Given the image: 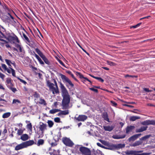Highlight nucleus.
Here are the masks:
<instances>
[{"instance_id": "1", "label": "nucleus", "mask_w": 155, "mask_h": 155, "mask_svg": "<svg viewBox=\"0 0 155 155\" xmlns=\"http://www.w3.org/2000/svg\"><path fill=\"white\" fill-rule=\"evenodd\" d=\"M60 87L61 92L63 99L61 102L62 108L67 109L65 110H61L62 115H66L69 114L68 109L70 107L69 103L70 101V97L68 91L61 82H60Z\"/></svg>"}, {"instance_id": "2", "label": "nucleus", "mask_w": 155, "mask_h": 155, "mask_svg": "<svg viewBox=\"0 0 155 155\" xmlns=\"http://www.w3.org/2000/svg\"><path fill=\"white\" fill-rule=\"evenodd\" d=\"M54 84L51 82L49 80H46V85L53 94L59 93V91L57 82L54 79H53Z\"/></svg>"}, {"instance_id": "3", "label": "nucleus", "mask_w": 155, "mask_h": 155, "mask_svg": "<svg viewBox=\"0 0 155 155\" xmlns=\"http://www.w3.org/2000/svg\"><path fill=\"white\" fill-rule=\"evenodd\" d=\"M36 144V143H35L33 140H29L22 142V143L17 145L15 147V150H18Z\"/></svg>"}, {"instance_id": "4", "label": "nucleus", "mask_w": 155, "mask_h": 155, "mask_svg": "<svg viewBox=\"0 0 155 155\" xmlns=\"http://www.w3.org/2000/svg\"><path fill=\"white\" fill-rule=\"evenodd\" d=\"M143 151L141 150H127L125 152V153L127 155H149L150 153H143L139 154V153H141Z\"/></svg>"}, {"instance_id": "5", "label": "nucleus", "mask_w": 155, "mask_h": 155, "mask_svg": "<svg viewBox=\"0 0 155 155\" xmlns=\"http://www.w3.org/2000/svg\"><path fill=\"white\" fill-rule=\"evenodd\" d=\"M60 75L64 83L66 84L68 83L70 86L71 87H74V84L72 83L71 81L68 77H67L65 75L61 74H60Z\"/></svg>"}, {"instance_id": "6", "label": "nucleus", "mask_w": 155, "mask_h": 155, "mask_svg": "<svg viewBox=\"0 0 155 155\" xmlns=\"http://www.w3.org/2000/svg\"><path fill=\"white\" fill-rule=\"evenodd\" d=\"M81 152L80 153L83 155H91V151L90 149L84 147H82L81 149Z\"/></svg>"}, {"instance_id": "7", "label": "nucleus", "mask_w": 155, "mask_h": 155, "mask_svg": "<svg viewBox=\"0 0 155 155\" xmlns=\"http://www.w3.org/2000/svg\"><path fill=\"white\" fill-rule=\"evenodd\" d=\"M62 141L65 145L68 147H72L74 145V143L69 138L66 137L63 138Z\"/></svg>"}, {"instance_id": "8", "label": "nucleus", "mask_w": 155, "mask_h": 155, "mask_svg": "<svg viewBox=\"0 0 155 155\" xmlns=\"http://www.w3.org/2000/svg\"><path fill=\"white\" fill-rule=\"evenodd\" d=\"M87 118V116L84 115H79L78 117H74V119L78 121H84Z\"/></svg>"}, {"instance_id": "9", "label": "nucleus", "mask_w": 155, "mask_h": 155, "mask_svg": "<svg viewBox=\"0 0 155 155\" xmlns=\"http://www.w3.org/2000/svg\"><path fill=\"white\" fill-rule=\"evenodd\" d=\"M47 125L46 124H45L42 122L40 123V125L38 127L40 130L41 131L42 133H44L45 130H47Z\"/></svg>"}, {"instance_id": "10", "label": "nucleus", "mask_w": 155, "mask_h": 155, "mask_svg": "<svg viewBox=\"0 0 155 155\" xmlns=\"http://www.w3.org/2000/svg\"><path fill=\"white\" fill-rule=\"evenodd\" d=\"M141 124L143 125H155V120H147L144 121L142 122Z\"/></svg>"}, {"instance_id": "11", "label": "nucleus", "mask_w": 155, "mask_h": 155, "mask_svg": "<svg viewBox=\"0 0 155 155\" xmlns=\"http://www.w3.org/2000/svg\"><path fill=\"white\" fill-rule=\"evenodd\" d=\"M82 145H77L74 147L73 151L78 154H79L81 152V149L82 147Z\"/></svg>"}, {"instance_id": "12", "label": "nucleus", "mask_w": 155, "mask_h": 155, "mask_svg": "<svg viewBox=\"0 0 155 155\" xmlns=\"http://www.w3.org/2000/svg\"><path fill=\"white\" fill-rule=\"evenodd\" d=\"M8 39L9 40L11 41H12L13 42H18L19 43V41L17 37L14 35L13 36H9L8 37Z\"/></svg>"}, {"instance_id": "13", "label": "nucleus", "mask_w": 155, "mask_h": 155, "mask_svg": "<svg viewBox=\"0 0 155 155\" xmlns=\"http://www.w3.org/2000/svg\"><path fill=\"white\" fill-rule=\"evenodd\" d=\"M76 74L77 76H78L79 77V78L80 79H85L86 81H88V82H90L91 84V83H92L91 81L90 80L88 79L87 78L84 77L83 75L81 74V73L78 72H76Z\"/></svg>"}, {"instance_id": "14", "label": "nucleus", "mask_w": 155, "mask_h": 155, "mask_svg": "<svg viewBox=\"0 0 155 155\" xmlns=\"http://www.w3.org/2000/svg\"><path fill=\"white\" fill-rule=\"evenodd\" d=\"M91 155H104L102 153V152L100 150H91Z\"/></svg>"}, {"instance_id": "15", "label": "nucleus", "mask_w": 155, "mask_h": 155, "mask_svg": "<svg viewBox=\"0 0 155 155\" xmlns=\"http://www.w3.org/2000/svg\"><path fill=\"white\" fill-rule=\"evenodd\" d=\"M147 126H142L140 128L137 129L136 130V133H140L145 131L147 128Z\"/></svg>"}, {"instance_id": "16", "label": "nucleus", "mask_w": 155, "mask_h": 155, "mask_svg": "<svg viewBox=\"0 0 155 155\" xmlns=\"http://www.w3.org/2000/svg\"><path fill=\"white\" fill-rule=\"evenodd\" d=\"M114 127L113 126H104L103 128L105 131H112L114 128Z\"/></svg>"}, {"instance_id": "17", "label": "nucleus", "mask_w": 155, "mask_h": 155, "mask_svg": "<svg viewBox=\"0 0 155 155\" xmlns=\"http://www.w3.org/2000/svg\"><path fill=\"white\" fill-rule=\"evenodd\" d=\"M29 138L28 135L27 134H24L21 135L20 139L23 141H26Z\"/></svg>"}, {"instance_id": "18", "label": "nucleus", "mask_w": 155, "mask_h": 155, "mask_svg": "<svg viewBox=\"0 0 155 155\" xmlns=\"http://www.w3.org/2000/svg\"><path fill=\"white\" fill-rule=\"evenodd\" d=\"M134 127L133 126H127L126 129V133L128 134L129 132L132 131V130L134 128Z\"/></svg>"}, {"instance_id": "19", "label": "nucleus", "mask_w": 155, "mask_h": 155, "mask_svg": "<svg viewBox=\"0 0 155 155\" xmlns=\"http://www.w3.org/2000/svg\"><path fill=\"white\" fill-rule=\"evenodd\" d=\"M142 143L143 141L140 139L139 140L133 143L132 146L133 147L137 146L142 144Z\"/></svg>"}, {"instance_id": "20", "label": "nucleus", "mask_w": 155, "mask_h": 155, "mask_svg": "<svg viewBox=\"0 0 155 155\" xmlns=\"http://www.w3.org/2000/svg\"><path fill=\"white\" fill-rule=\"evenodd\" d=\"M115 145L116 149L117 150L124 148L125 146V144H124L122 143L115 144Z\"/></svg>"}, {"instance_id": "21", "label": "nucleus", "mask_w": 155, "mask_h": 155, "mask_svg": "<svg viewBox=\"0 0 155 155\" xmlns=\"http://www.w3.org/2000/svg\"><path fill=\"white\" fill-rule=\"evenodd\" d=\"M102 117L105 120H106L108 122H109V120L108 118V116L107 113L105 112L102 115Z\"/></svg>"}, {"instance_id": "22", "label": "nucleus", "mask_w": 155, "mask_h": 155, "mask_svg": "<svg viewBox=\"0 0 155 155\" xmlns=\"http://www.w3.org/2000/svg\"><path fill=\"white\" fill-rule=\"evenodd\" d=\"M126 136L125 135H113V137L115 139H120L124 138Z\"/></svg>"}, {"instance_id": "23", "label": "nucleus", "mask_w": 155, "mask_h": 155, "mask_svg": "<svg viewBox=\"0 0 155 155\" xmlns=\"http://www.w3.org/2000/svg\"><path fill=\"white\" fill-rule=\"evenodd\" d=\"M140 117L137 116H132L130 117V120L132 121H134L136 120L140 119Z\"/></svg>"}, {"instance_id": "24", "label": "nucleus", "mask_w": 155, "mask_h": 155, "mask_svg": "<svg viewBox=\"0 0 155 155\" xmlns=\"http://www.w3.org/2000/svg\"><path fill=\"white\" fill-rule=\"evenodd\" d=\"M39 103V104L43 105L44 106H46L47 104L45 100L41 98L40 99Z\"/></svg>"}, {"instance_id": "25", "label": "nucleus", "mask_w": 155, "mask_h": 155, "mask_svg": "<svg viewBox=\"0 0 155 155\" xmlns=\"http://www.w3.org/2000/svg\"><path fill=\"white\" fill-rule=\"evenodd\" d=\"M35 57L38 59V61L39 62L40 64H44V63L43 61L41 60V59L39 57L37 54H35Z\"/></svg>"}, {"instance_id": "26", "label": "nucleus", "mask_w": 155, "mask_h": 155, "mask_svg": "<svg viewBox=\"0 0 155 155\" xmlns=\"http://www.w3.org/2000/svg\"><path fill=\"white\" fill-rule=\"evenodd\" d=\"M137 138L136 135L135 134L130 137L128 139V140L129 141H133L136 140Z\"/></svg>"}, {"instance_id": "27", "label": "nucleus", "mask_w": 155, "mask_h": 155, "mask_svg": "<svg viewBox=\"0 0 155 155\" xmlns=\"http://www.w3.org/2000/svg\"><path fill=\"white\" fill-rule=\"evenodd\" d=\"M108 149L112 150L116 149L115 144H110L108 145Z\"/></svg>"}, {"instance_id": "28", "label": "nucleus", "mask_w": 155, "mask_h": 155, "mask_svg": "<svg viewBox=\"0 0 155 155\" xmlns=\"http://www.w3.org/2000/svg\"><path fill=\"white\" fill-rule=\"evenodd\" d=\"M44 143V140L43 139H40L38 140L37 143V145L39 146L40 145H43Z\"/></svg>"}, {"instance_id": "29", "label": "nucleus", "mask_w": 155, "mask_h": 155, "mask_svg": "<svg viewBox=\"0 0 155 155\" xmlns=\"http://www.w3.org/2000/svg\"><path fill=\"white\" fill-rule=\"evenodd\" d=\"M37 53L39 55V56L42 58L45 56L44 55L42 52L39 50V49H35Z\"/></svg>"}, {"instance_id": "30", "label": "nucleus", "mask_w": 155, "mask_h": 155, "mask_svg": "<svg viewBox=\"0 0 155 155\" xmlns=\"http://www.w3.org/2000/svg\"><path fill=\"white\" fill-rule=\"evenodd\" d=\"M11 115L10 112H7L4 113L2 116L3 118H5L9 117Z\"/></svg>"}, {"instance_id": "31", "label": "nucleus", "mask_w": 155, "mask_h": 155, "mask_svg": "<svg viewBox=\"0 0 155 155\" xmlns=\"http://www.w3.org/2000/svg\"><path fill=\"white\" fill-rule=\"evenodd\" d=\"M151 136V135H147L141 137L140 138V139L142 141V140H146L148 139Z\"/></svg>"}, {"instance_id": "32", "label": "nucleus", "mask_w": 155, "mask_h": 155, "mask_svg": "<svg viewBox=\"0 0 155 155\" xmlns=\"http://www.w3.org/2000/svg\"><path fill=\"white\" fill-rule=\"evenodd\" d=\"M60 110L58 109H53L50 110L49 111V113L51 114H54L55 113L59 111Z\"/></svg>"}, {"instance_id": "33", "label": "nucleus", "mask_w": 155, "mask_h": 155, "mask_svg": "<svg viewBox=\"0 0 155 155\" xmlns=\"http://www.w3.org/2000/svg\"><path fill=\"white\" fill-rule=\"evenodd\" d=\"M45 62L48 65H50V62L48 61V59L45 56L43 58H42Z\"/></svg>"}, {"instance_id": "34", "label": "nucleus", "mask_w": 155, "mask_h": 155, "mask_svg": "<svg viewBox=\"0 0 155 155\" xmlns=\"http://www.w3.org/2000/svg\"><path fill=\"white\" fill-rule=\"evenodd\" d=\"M52 154L53 155H62L60 154V151L58 150H54L52 152Z\"/></svg>"}, {"instance_id": "35", "label": "nucleus", "mask_w": 155, "mask_h": 155, "mask_svg": "<svg viewBox=\"0 0 155 155\" xmlns=\"http://www.w3.org/2000/svg\"><path fill=\"white\" fill-rule=\"evenodd\" d=\"M107 63L110 66H115L117 65L116 63L109 61H107Z\"/></svg>"}, {"instance_id": "36", "label": "nucleus", "mask_w": 155, "mask_h": 155, "mask_svg": "<svg viewBox=\"0 0 155 155\" xmlns=\"http://www.w3.org/2000/svg\"><path fill=\"white\" fill-rule=\"evenodd\" d=\"M12 104H21V102L18 99H14L13 100Z\"/></svg>"}, {"instance_id": "37", "label": "nucleus", "mask_w": 155, "mask_h": 155, "mask_svg": "<svg viewBox=\"0 0 155 155\" xmlns=\"http://www.w3.org/2000/svg\"><path fill=\"white\" fill-rule=\"evenodd\" d=\"M27 43L32 48H35L36 47V45L35 43L33 42H30V41L29 43Z\"/></svg>"}, {"instance_id": "38", "label": "nucleus", "mask_w": 155, "mask_h": 155, "mask_svg": "<svg viewBox=\"0 0 155 155\" xmlns=\"http://www.w3.org/2000/svg\"><path fill=\"white\" fill-rule=\"evenodd\" d=\"M47 123L50 127H52L54 125V123L51 120H48L47 122Z\"/></svg>"}, {"instance_id": "39", "label": "nucleus", "mask_w": 155, "mask_h": 155, "mask_svg": "<svg viewBox=\"0 0 155 155\" xmlns=\"http://www.w3.org/2000/svg\"><path fill=\"white\" fill-rule=\"evenodd\" d=\"M23 36L24 39L25 40L27 43H30V41L28 38L27 36L24 33L23 34Z\"/></svg>"}, {"instance_id": "40", "label": "nucleus", "mask_w": 155, "mask_h": 155, "mask_svg": "<svg viewBox=\"0 0 155 155\" xmlns=\"http://www.w3.org/2000/svg\"><path fill=\"white\" fill-rule=\"evenodd\" d=\"M125 78L127 77H130V78H137L138 77L137 75H129V74H126L125 76Z\"/></svg>"}, {"instance_id": "41", "label": "nucleus", "mask_w": 155, "mask_h": 155, "mask_svg": "<svg viewBox=\"0 0 155 155\" xmlns=\"http://www.w3.org/2000/svg\"><path fill=\"white\" fill-rule=\"evenodd\" d=\"M5 60L6 64L9 66V67H12L11 65V64L12 62L10 60L7 59H5Z\"/></svg>"}, {"instance_id": "42", "label": "nucleus", "mask_w": 155, "mask_h": 155, "mask_svg": "<svg viewBox=\"0 0 155 155\" xmlns=\"http://www.w3.org/2000/svg\"><path fill=\"white\" fill-rule=\"evenodd\" d=\"M16 78L18 80H19L21 82L23 83L24 84L26 85V84L27 83V82L21 79L19 77H17Z\"/></svg>"}, {"instance_id": "43", "label": "nucleus", "mask_w": 155, "mask_h": 155, "mask_svg": "<svg viewBox=\"0 0 155 155\" xmlns=\"http://www.w3.org/2000/svg\"><path fill=\"white\" fill-rule=\"evenodd\" d=\"M9 68L12 71V74L13 76L15 77V70L10 67H9Z\"/></svg>"}, {"instance_id": "44", "label": "nucleus", "mask_w": 155, "mask_h": 155, "mask_svg": "<svg viewBox=\"0 0 155 155\" xmlns=\"http://www.w3.org/2000/svg\"><path fill=\"white\" fill-rule=\"evenodd\" d=\"M23 132V130L21 129H18L17 132V134L18 135H21L22 134Z\"/></svg>"}, {"instance_id": "45", "label": "nucleus", "mask_w": 155, "mask_h": 155, "mask_svg": "<svg viewBox=\"0 0 155 155\" xmlns=\"http://www.w3.org/2000/svg\"><path fill=\"white\" fill-rule=\"evenodd\" d=\"M94 78L98 80L99 81L103 83L104 82V80L101 77H94Z\"/></svg>"}, {"instance_id": "46", "label": "nucleus", "mask_w": 155, "mask_h": 155, "mask_svg": "<svg viewBox=\"0 0 155 155\" xmlns=\"http://www.w3.org/2000/svg\"><path fill=\"white\" fill-rule=\"evenodd\" d=\"M33 96L34 97L36 98H38L40 97V95L38 93H37L36 92H35L34 93V94L33 95Z\"/></svg>"}, {"instance_id": "47", "label": "nucleus", "mask_w": 155, "mask_h": 155, "mask_svg": "<svg viewBox=\"0 0 155 155\" xmlns=\"http://www.w3.org/2000/svg\"><path fill=\"white\" fill-rule=\"evenodd\" d=\"M35 75H38V77L39 79H42V74H41L40 73H37V72H35Z\"/></svg>"}, {"instance_id": "48", "label": "nucleus", "mask_w": 155, "mask_h": 155, "mask_svg": "<svg viewBox=\"0 0 155 155\" xmlns=\"http://www.w3.org/2000/svg\"><path fill=\"white\" fill-rule=\"evenodd\" d=\"M97 145L99 147H100L101 148H104V149H106V147L102 145L101 143H97Z\"/></svg>"}, {"instance_id": "49", "label": "nucleus", "mask_w": 155, "mask_h": 155, "mask_svg": "<svg viewBox=\"0 0 155 155\" xmlns=\"http://www.w3.org/2000/svg\"><path fill=\"white\" fill-rule=\"evenodd\" d=\"M54 121L55 122L59 123L60 122V119L59 117H56L54 119Z\"/></svg>"}, {"instance_id": "50", "label": "nucleus", "mask_w": 155, "mask_h": 155, "mask_svg": "<svg viewBox=\"0 0 155 155\" xmlns=\"http://www.w3.org/2000/svg\"><path fill=\"white\" fill-rule=\"evenodd\" d=\"M11 78H7L6 80V83L8 84H11Z\"/></svg>"}, {"instance_id": "51", "label": "nucleus", "mask_w": 155, "mask_h": 155, "mask_svg": "<svg viewBox=\"0 0 155 155\" xmlns=\"http://www.w3.org/2000/svg\"><path fill=\"white\" fill-rule=\"evenodd\" d=\"M15 51H17L18 53L22 52L23 49H13Z\"/></svg>"}, {"instance_id": "52", "label": "nucleus", "mask_w": 155, "mask_h": 155, "mask_svg": "<svg viewBox=\"0 0 155 155\" xmlns=\"http://www.w3.org/2000/svg\"><path fill=\"white\" fill-rule=\"evenodd\" d=\"M27 127L30 129L31 130L32 129V125L31 123H30L27 125Z\"/></svg>"}, {"instance_id": "53", "label": "nucleus", "mask_w": 155, "mask_h": 155, "mask_svg": "<svg viewBox=\"0 0 155 155\" xmlns=\"http://www.w3.org/2000/svg\"><path fill=\"white\" fill-rule=\"evenodd\" d=\"M89 89L92 91H93L97 93L98 92V90L97 89H95L94 88H90Z\"/></svg>"}, {"instance_id": "54", "label": "nucleus", "mask_w": 155, "mask_h": 155, "mask_svg": "<svg viewBox=\"0 0 155 155\" xmlns=\"http://www.w3.org/2000/svg\"><path fill=\"white\" fill-rule=\"evenodd\" d=\"M143 90L144 91L147 92H151L153 91L152 90H150L148 88H144L143 89Z\"/></svg>"}, {"instance_id": "55", "label": "nucleus", "mask_w": 155, "mask_h": 155, "mask_svg": "<svg viewBox=\"0 0 155 155\" xmlns=\"http://www.w3.org/2000/svg\"><path fill=\"white\" fill-rule=\"evenodd\" d=\"M58 61L63 66L65 67L64 64V63L62 62V61L61 60H60L59 59H58Z\"/></svg>"}, {"instance_id": "56", "label": "nucleus", "mask_w": 155, "mask_h": 155, "mask_svg": "<svg viewBox=\"0 0 155 155\" xmlns=\"http://www.w3.org/2000/svg\"><path fill=\"white\" fill-rule=\"evenodd\" d=\"M5 77V75L0 72V78L3 80L4 78Z\"/></svg>"}, {"instance_id": "57", "label": "nucleus", "mask_w": 155, "mask_h": 155, "mask_svg": "<svg viewBox=\"0 0 155 155\" xmlns=\"http://www.w3.org/2000/svg\"><path fill=\"white\" fill-rule=\"evenodd\" d=\"M141 24V23H138V24H137L136 25L132 26V27H131V28H136L137 27L140 26Z\"/></svg>"}, {"instance_id": "58", "label": "nucleus", "mask_w": 155, "mask_h": 155, "mask_svg": "<svg viewBox=\"0 0 155 155\" xmlns=\"http://www.w3.org/2000/svg\"><path fill=\"white\" fill-rule=\"evenodd\" d=\"M71 75L72 78H73L77 82H78V80L76 78H75L72 73Z\"/></svg>"}, {"instance_id": "59", "label": "nucleus", "mask_w": 155, "mask_h": 155, "mask_svg": "<svg viewBox=\"0 0 155 155\" xmlns=\"http://www.w3.org/2000/svg\"><path fill=\"white\" fill-rule=\"evenodd\" d=\"M2 67L5 70L7 69V66L4 64H2Z\"/></svg>"}, {"instance_id": "60", "label": "nucleus", "mask_w": 155, "mask_h": 155, "mask_svg": "<svg viewBox=\"0 0 155 155\" xmlns=\"http://www.w3.org/2000/svg\"><path fill=\"white\" fill-rule=\"evenodd\" d=\"M111 103L112 104V105L114 106L115 107L117 105V104L115 102L113 101H111Z\"/></svg>"}, {"instance_id": "61", "label": "nucleus", "mask_w": 155, "mask_h": 155, "mask_svg": "<svg viewBox=\"0 0 155 155\" xmlns=\"http://www.w3.org/2000/svg\"><path fill=\"white\" fill-rule=\"evenodd\" d=\"M10 89L14 93L15 92L17 91L16 88L12 87H11Z\"/></svg>"}, {"instance_id": "62", "label": "nucleus", "mask_w": 155, "mask_h": 155, "mask_svg": "<svg viewBox=\"0 0 155 155\" xmlns=\"http://www.w3.org/2000/svg\"><path fill=\"white\" fill-rule=\"evenodd\" d=\"M8 84V87L9 88V89L13 86V85L12 82H11V84Z\"/></svg>"}, {"instance_id": "63", "label": "nucleus", "mask_w": 155, "mask_h": 155, "mask_svg": "<svg viewBox=\"0 0 155 155\" xmlns=\"http://www.w3.org/2000/svg\"><path fill=\"white\" fill-rule=\"evenodd\" d=\"M6 21H7V22H9L10 21V18L8 17V16H6Z\"/></svg>"}, {"instance_id": "64", "label": "nucleus", "mask_w": 155, "mask_h": 155, "mask_svg": "<svg viewBox=\"0 0 155 155\" xmlns=\"http://www.w3.org/2000/svg\"><path fill=\"white\" fill-rule=\"evenodd\" d=\"M7 132V131L6 128L2 132V134L5 136V134Z\"/></svg>"}]
</instances>
